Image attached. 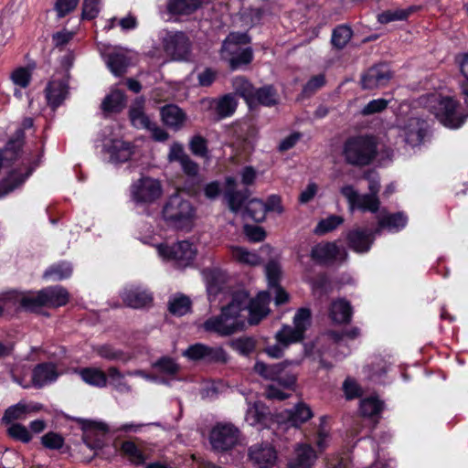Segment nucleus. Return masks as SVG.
<instances>
[{"label": "nucleus", "instance_id": "nucleus-1", "mask_svg": "<svg viewBox=\"0 0 468 468\" xmlns=\"http://www.w3.org/2000/svg\"><path fill=\"white\" fill-rule=\"evenodd\" d=\"M270 292H261L251 301L249 294L240 291L236 292L229 304L222 307L219 315L212 316L206 320L203 328L207 332L216 333L220 336H227L241 331L246 326V311L249 313L250 324H257L269 314Z\"/></svg>", "mask_w": 468, "mask_h": 468}, {"label": "nucleus", "instance_id": "nucleus-2", "mask_svg": "<svg viewBox=\"0 0 468 468\" xmlns=\"http://www.w3.org/2000/svg\"><path fill=\"white\" fill-rule=\"evenodd\" d=\"M365 178L368 181L369 192L367 194H359L355 186L349 184L340 187V193L346 199L350 212L357 209L363 212L369 211L371 213H377L379 210V176L374 172H368L365 174Z\"/></svg>", "mask_w": 468, "mask_h": 468}, {"label": "nucleus", "instance_id": "nucleus-3", "mask_svg": "<svg viewBox=\"0 0 468 468\" xmlns=\"http://www.w3.org/2000/svg\"><path fill=\"white\" fill-rule=\"evenodd\" d=\"M236 186L237 182L235 178L231 176L226 178L225 198L228 201L230 210L236 213L241 212L244 218H250L254 221H262L266 216L267 205L261 200L251 199L243 208L248 192L237 191Z\"/></svg>", "mask_w": 468, "mask_h": 468}, {"label": "nucleus", "instance_id": "nucleus-4", "mask_svg": "<svg viewBox=\"0 0 468 468\" xmlns=\"http://www.w3.org/2000/svg\"><path fill=\"white\" fill-rule=\"evenodd\" d=\"M163 218L167 224L178 229H189L196 218V209L192 203L177 193L169 197L163 208Z\"/></svg>", "mask_w": 468, "mask_h": 468}, {"label": "nucleus", "instance_id": "nucleus-5", "mask_svg": "<svg viewBox=\"0 0 468 468\" xmlns=\"http://www.w3.org/2000/svg\"><path fill=\"white\" fill-rule=\"evenodd\" d=\"M250 40L249 36L245 33H230L224 40L220 57L229 62L231 69H237L251 62L252 49L247 47Z\"/></svg>", "mask_w": 468, "mask_h": 468}, {"label": "nucleus", "instance_id": "nucleus-6", "mask_svg": "<svg viewBox=\"0 0 468 468\" xmlns=\"http://www.w3.org/2000/svg\"><path fill=\"white\" fill-rule=\"evenodd\" d=\"M376 154V143L373 138L367 136L352 137L345 143L343 147L346 162L356 166L368 165Z\"/></svg>", "mask_w": 468, "mask_h": 468}, {"label": "nucleus", "instance_id": "nucleus-7", "mask_svg": "<svg viewBox=\"0 0 468 468\" xmlns=\"http://www.w3.org/2000/svg\"><path fill=\"white\" fill-rule=\"evenodd\" d=\"M426 107L445 127L456 129L464 122V117L456 111V102L450 97L431 94L427 97Z\"/></svg>", "mask_w": 468, "mask_h": 468}, {"label": "nucleus", "instance_id": "nucleus-8", "mask_svg": "<svg viewBox=\"0 0 468 468\" xmlns=\"http://www.w3.org/2000/svg\"><path fill=\"white\" fill-rule=\"evenodd\" d=\"M301 359L284 360L273 365H266L258 361L254 365V370L266 379L273 380L284 388H292L297 379V375L292 372V367H298Z\"/></svg>", "mask_w": 468, "mask_h": 468}, {"label": "nucleus", "instance_id": "nucleus-9", "mask_svg": "<svg viewBox=\"0 0 468 468\" xmlns=\"http://www.w3.org/2000/svg\"><path fill=\"white\" fill-rule=\"evenodd\" d=\"M158 255L166 261L183 268L189 266L197 254V248L187 240H182L173 245L160 243L156 246Z\"/></svg>", "mask_w": 468, "mask_h": 468}, {"label": "nucleus", "instance_id": "nucleus-10", "mask_svg": "<svg viewBox=\"0 0 468 468\" xmlns=\"http://www.w3.org/2000/svg\"><path fill=\"white\" fill-rule=\"evenodd\" d=\"M163 196V186L160 180L151 176H142L131 186V197L140 205H151Z\"/></svg>", "mask_w": 468, "mask_h": 468}, {"label": "nucleus", "instance_id": "nucleus-11", "mask_svg": "<svg viewBox=\"0 0 468 468\" xmlns=\"http://www.w3.org/2000/svg\"><path fill=\"white\" fill-rule=\"evenodd\" d=\"M240 431L232 423L218 422L211 430L209 441L218 452H227L239 443Z\"/></svg>", "mask_w": 468, "mask_h": 468}, {"label": "nucleus", "instance_id": "nucleus-12", "mask_svg": "<svg viewBox=\"0 0 468 468\" xmlns=\"http://www.w3.org/2000/svg\"><path fill=\"white\" fill-rule=\"evenodd\" d=\"M182 355L189 360L207 363H226L228 355L220 346H209L201 343L188 346Z\"/></svg>", "mask_w": 468, "mask_h": 468}, {"label": "nucleus", "instance_id": "nucleus-13", "mask_svg": "<svg viewBox=\"0 0 468 468\" xmlns=\"http://www.w3.org/2000/svg\"><path fill=\"white\" fill-rule=\"evenodd\" d=\"M311 324V311L307 308H300L293 317V325L283 324L279 330L281 340L289 336L295 343L301 342L304 338V333Z\"/></svg>", "mask_w": 468, "mask_h": 468}, {"label": "nucleus", "instance_id": "nucleus-14", "mask_svg": "<svg viewBox=\"0 0 468 468\" xmlns=\"http://www.w3.org/2000/svg\"><path fill=\"white\" fill-rule=\"evenodd\" d=\"M427 123L424 120L410 117L399 125V136L409 145H420L426 134Z\"/></svg>", "mask_w": 468, "mask_h": 468}, {"label": "nucleus", "instance_id": "nucleus-15", "mask_svg": "<svg viewBox=\"0 0 468 468\" xmlns=\"http://www.w3.org/2000/svg\"><path fill=\"white\" fill-rule=\"evenodd\" d=\"M165 52L174 59H186L190 51V41L182 32L168 33L164 38Z\"/></svg>", "mask_w": 468, "mask_h": 468}, {"label": "nucleus", "instance_id": "nucleus-16", "mask_svg": "<svg viewBox=\"0 0 468 468\" xmlns=\"http://www.w3.org/2000/svg\"><path fill=\"white\" fill-rule=\"evenodd\" d=\"M249 457L258 468H272L277 463V452L268 442L256 443L250 447Z\"/></svg>", "mask_w": 468, "mask_h": 468}, {"label": "nucleus", "instance_id": "nucleus-17", "mask_svg": "<svg viewBox=\"0 0 468 468\" xmlns=\"http://www.w3.org/2000/svg\"><path fill=\"white\" fill-rule=\"evenodd\" d=\"M392 78V72L387 64L371 67L362 76L363 89L373 90L386 86Z\"/></svg>", "mask_w": 468, "mask_h": 468}, {"label": "nucleus", "instance_id": "nucleus-18", "mask_svg": "<svg viewBox=\"0 0 468 468\" xmlns=\"http://www.w3.org/2000/svg\"><path fill=\"white\" fill-rule=\"evenodd\" d=\"M23 139V129H18L15 137L10 139L6 145L0 151V169L9 167L20 160Z\"/></svg>", "mask_w": 468, "mask_h": 468}, {"label": "nucleus", "instance_id": "nucleus-19", "mask_svg": "<svg viewBox=\"0 0 468 468\" xmlns=\"http://www.w3.org/2000/svg\"><path fill=\"white\" fill-rule=\"evenodd\" d=\"M311 257L319 262L342 261L347 257V252L335 243L327 242L317 244L312 249Z\"/></svg>", "mask_w": 468, "mask_h": 468}, {"label": "nucleus", "instance_id": "nucleus-20", "mask_svg": "<svg viewBox=\"0 0 468 468\" xmlns=\"http://www.w3.org/2000/svg\"><path fill=\"white\" fill-rule=\"evenodd\" d=\"M69 94L68 76H54L46 88V98L53 109L58 107Z\"/></svg>", "mask_w": 468, "mask_h": 468}, {"label": "nucleus", "instance_id": "nucleus-21", "mask_svg": "<svg viewBox=\"0 0 468 468\" xmlns=\"http://www.w3.org/2000/svg\"><path fill=\"white\" fill-rule=\"evenodd\" d=\"M237 104L233 94H226L218 100L205 99L202 101L203 107L214 111L218 119L232 115L236 111Z\"/></svg>", "mask_w": 468, "mask_h": 468}, {"label": "nucleus", "instance_id": "nucleus-22", "mask_svg": "<svg viewBox=\"0 0 468 468\" xmlns=\"http://www.w3.org/2000/svg\"><path fill=\"white\" fill-rule=\"evenodd\" d=\"M18 304L26 311L34 312L42 306H46L43 291L37 292H11L6 298Z\"/></svg>", "mask_w": 468, "mask_h": 468}, {"label": "nucleus", "instance_id": "nucleus-23", "mask_svg": "<svg viewBox=\"0 0 468 468\" xmlns=\"http://www.w3.org/2000/svg\"><path fill=\"white\" fill-rule=\"evenodd\" d=\"M58 371L53 363H41L35 367L32 371V386L42 388L49 385L58 378Z\"/></svg>", "mask_w": 468, "mask_h": 468}, {"label": "nucleus", "instance_id": "nucleus-24", "mask_svg": "<svg viewBox=\"0 0 468 468\" xmlns=\"http://www.w3.org/2000/svg\"><path fill=\"white\" fill-rule=\"evenodd\" d=\"M122 299L127 306L132 308H142L152 302V295L145 289L140 286L131 285L124 289Z\"/></svg>", "mask_w": 468, "mask_h": 468}, {"label": "nucleus", "instance_id": "nucleus-25", "mask_svg": "<svg viewBox=\"0 0 468 468\" xmlns=\"http://www.w3.org/2000/svg\"><path fill=\"white\" fill-rule=\"evenodd\" d=\"M104 146L112 163L126 162L133 154V145L122 140H112L110 144H105Z\"/></svg>", "mask_w": 468, "mask_h": 468}, {"label": "nucleus", "instance_id": "nucleus-26", "mask_svg": "<svg viewBox=\"0 0 468 468\" xmlns=\"http://www.w3.org/2000/svg\"><path fill=\"white\" fill-rule=\"evenodd\" d=\"M378 226L375 229V234H380L383 229L389 232H397L403 229L407 224V218L402 213L388 214L383 211L378 216Z\"/></svg>", "mask_w": 468, "mask_h": 468}, {"label": "nucleus", "instance_id": "nucleus-27", "mask_svg": "<svg viewBox=\"0 0 468 468\" xmlns=\"http://www.w3.org/2000/svg\"><path fill=\"white\" fill-rule=\"evenodd\" d=\"M229 250L232 260L241 265L254 267L262 261L261 256L257 251L250 250L245 247L231 245Z\"/></svg>", "mask_w": 468, "mask_h": 468}, {"label": "nucleus", "instance_id": "nucleus-28", "mask_svg": "<svg viewBox=\"0 0 468 468\" xmlns=\"http://www.w3.org/2000/svg\"><path fill=\"white\" fill-rule=\"evenodd\" d=\"M161 118L167 127L176 131L181 129L186 120L185 112L174 104L164 106L161 109Z\"/></svg>", "mask_w": 468, "mask_h": 468}, {"label": "nucleus", "instance_id": "nucleus-29", "mask_svg": "<svg viewBox=\"0 0 468 468\" xmlns=\"http://www.w3.org/2000/svg\"><path fill=\"white\" fill-rule=\"evenodd\" d=\"M374 235V232L368 233L362 229L352 230L347 235L349 247L358 253L367 252L371 247Z\"/></svg>", "mask_w": 468, "mask_h": 468}, {"label": "nucleus", "instance_id": "nucleus-30", "mask_svg": "<svg viewBox=\"0 0 468 468\" xmlns=\"http://www.w3.org/2000/svg\"><path fill=\"white\" fill-rule=\"evenodd\" d=\"M316 460V454L309 444H299L295 448L294 457L290 463L292 468H311Z\"/></svg>", "mask_w": 468, "mask_h": 468}, {"label": "nucleus", "instance_id": "nucleus-31", "mask_svg": "<svg viewBox=\"0 0 468 468\" xmlns=\"http://www.w3.org/2000/svg\"><path fill=\"white\" fill-rule=\"evenodd\" d=\"M283 414L290 425L294 428L300 427L314 415L311 408L303 402L297 403L293 409L286 410Z\"/></svg>", "mask_w": 468, "mask_h": 468}, {"label": "nucleus", "instance_id": "nucleus-32", "mask_svg": "<svg viewBox=\"0 0 468 468\" xmlns=\"http://www.w3.org/2000/svg\"><path fill=\"white\" fill-rule=\"evenodd\" d=\"M329 316L334 323H348L352 316V308L349 302L338 299L332 302L329 309Z\"/></svg>", "mask_w": 468, "mask_h": 468}, {"label": "nucleus", "instance_id": "nucleus-33", "mask_svg": "<svg viewBox=\"0 0 468 468\" xmlns=\"http://www.w3.org/2000/svg\"><path fill=\"white\" fill-rule=\"evenodd\" d=\"M24 169L26 170L25 173L18 172L16 169L13 170L6 178L0 182V197L14 191L25 182L31 171L27 168Z\"/></svg>", "mask_w": 468, "mask_h": 468}, {"label": "nucleus", "instance_id": "nucleus-34", "mask_svg": "<svg viewBox=\"0 0 468 468\" xmlns=\"http://www.w3.org/2000/svg\"><path fill=\"white\" fill-rule=\"evenodd\" d=\"M77 372L88 385L98 388H103L107 385V375L98 367H83Z\"/></svg>", "mask_w": 468, "mask_h": 468}, {"label": "nucleus", "instance_id": "nucleus-35", "mask_svg": "<svg viewBox=\"0 0 468 468\" xmlns=\"http://www.w3.org/2000/svg\"><path fill=\"white\" fill-rule=\"evenodd\" d=\"M202 275L209 296L216 295L226 281V274L220 270H205Z\"/></svg>", "mask_w": 468, "mask_h": 468}, {"label": "nucleus", "instance_id": "nucleus-36", "mask_svg": "<svg viewBox=\"0 0 468 468\" xmlns=\"http://www.w3.org/2000/svg\"><path fill=\"white\" fill-rule=\"evenodd\" d=\"M105 61L112 73L115 76H121L125 73L130 65V58L122 51L109 54Z\"/></svg>", "mask_w": 468, "mask_h": 468}, {"label": "nucleus", "instance_id": "nucleus-37", "mask_svg": "<svg viewBox=\"0 0 468 468\" xmlns=\"http://www.w3.org/2000/svg\"><path fill=\"white\" fill-rule=\"evenodd\" d=\"M38 410L39 407L37 405H27L24 402H18L17 404L9 407L5 410L2 420L5 423H11L15 420L25 419L29 411Z\"/></svg>", "mask_w": 468, "mask_h": 468}, {"label": "nucleus", "instance_id": "nucleus-38", "mask_svg": "<svg viewBox=\"0 0 468 468\" xmlns=\"http://www.w3.org/2000/svg\"><path fill=\"white\" fill-rule=\"evenodd\" d=\"M42 291L46 306L58 307L69 301V293L62 287H48Z\"/></svg>", "mask_w": 468, "mask_h": 468}, {"label": "nucleus", "instance_id": "nucleus-39", "mask_svg": "<svg viewBox=\"0 0 468 468\" xmlns=\"http://www.w3.org/2000/svg\"><path fill=\"white\" fill-rule=\"evenodd\" d=\"M93 350L97 356L109 361H121L122 363H127L131 359L129 355L110 345L97 346Z\"/></svg>", "mask_w": 468, "mask_h": 468}, {"label": "nucleus", "instance_id": "nucleus-40", "mask_svg": "<svg viewBox=\"0 0 468 468\" xmlns=\"http://www.w3.org/2000/svg\"><path fill=\"white\" fill-rule=\"evenodd\" d=\"M267 409L261 402L249 404L245 415V421L250 426H261L266 418Z\"/></svg>", "mask_w": 468, "mask_h": 468}, {"label": "nucleus", "instance_id": "nucleus-41", "mask_svg": "<svg viewBox=\"0 0 468 468\" xmlns=\"http://www.w3.org/2000/svg\"><path fill=\"white\" fill-rule=\"evenodd\" d=\"M199 0H171L167 9L173 15H188L200 6Z\"/></svg>", "mask_w": 468, "mask_h": 468}, {"label": "nucleus", "instance_id": "nucleus-42", "mask_svg": "<svg viewBox=\"0 0 468 468\" xmlns=\"http://www.w3.org/2000/svg\"><path fill=\"white\" fill-rule=\"evenodd\" d=\"M232 87L235 92L242 97L248 105L251 107V101L254 99L253 94L256 90L252 84L244 77L238 76L233 79Z\"/></svg>", "mask_w": 468, "mask_h": 468}, {"label": "nucleus", "instance_id": "nucleus-43", "mask_svg": "<svg viewBox=\"0 0 468 468\" xmlns=\"http://www.w3.org/2000/svg\"><path fill=\"white\" fill-rule=\"evenodd\" d=\"M125 374H122L117 367H111L108 369L107 380L109 379L110 385L113 387L118 392L129 393L132 391V387L125 379Z\"/></svg>", "mask_w": 468, "mask_h": 468}, {"label": "nucleus", "instance_id": "nucleus-44", "mask_svg": "<svg viewBox=\"0 0 468 468\" xmlns=\"http://www.w3.org/2000/svg\"><path fill=\"white\" fill-rule=\"evenodd\" d=\"M130 119L132 124L139 129L151 127L152 121L143 110V102L136 101L130 110Z\"/></svg>", "mask_w": 468, "mask_h": 468}, {"label": "nucleus", "instance_id": "nucleus-45", "mask_svg": "<svg viewBox=\"0 0 468 468\" xmlns=\"http://www.w3.org/2000/svg\"><path fill=\"white\" fill-rule=\"evenodd\" d=\"M71 273V265L68 262H60L48 268L44 272V278L48 281H61L69 278Z\"/></svg>", "mask_w": 468, "mask_h": 468}, {"label": "nucleus", "instance_id": "nucleus-46", "mask_svg": "<svg viewBox=\"0 0 468 468\" xmlns=\"http://www.w3.org/2000/svg\"><path fill=\"white\" fill-rule=\"evenodd\" d=\"M413 8H395L386 10L378 15V21L381 24H388L394 21H402L409 17Z\"/></svg>", "mask_w": 468, "mask_h": 468}, {"label": "nucleus", "instance_id": "nucleus-47", "mask_svg": "<svg viewBox=\"0 0 468 468\" xmlns=\"http://www.w3.org/2000/svg\"><path fill=\"white\" fill-rule=\"evenodd\" d=\"M254 99L251 101V106L257 103L271 106L277 101V96L271 86L256 89L253 94Z\"/></svg>", "mask_w": 468, "mask_h": 468}, {"label": "nucleus", "instance_id": "nucleus-48", "mask_svg": "<svg viewBox=\"0 0 468 468\" xmlns=\"http://www.w3.org/2000/svg\"><path fill=\"white\" fill-rule=\"evenodd\" d=\"M93 431H100L102 435H104L109 431L108 425L104 422L94 421L91 423L90 429L86 431V433L83 437V441L89 448H90L92 450L100 449V448H101V446L103 444V441L101 439L98 438V439H96V441L94 442H92L90 439H91V433Z\"/></svg>", "mask_w": 468, "mask_h": 468}, {"label": "nucleus", "instance_id": "nucleus-49", "mask_svg": "<svg viewBox=\"0 0 468 468\" xmlns=\"http://www.w3.org/2000/svg\"><path fill=\"white\" fill-rule=\"evenodd\" d=\"M121 450L126 458L134 464H143L146 460V456L133 441H123Z\"/></svg>", "mask_w": 468, "mask_h": 468}, {"label": "nucleus", "instance_id": "nucleus-50", "mask_svg": "<svg viewBox=\"0 0 468 468\" xmlns=\"http://www.w3.org/2000/svg\"><path fill=\"white\" fill-rule=\"evenodd\" d=\"M279 331L275 334L276 344L268 346L265 347L264 352L271 358H280L284 355L285 350L290 345L295 344L293 340H291L289 336L285 335L284 341L281 340Z\"/></svg>", "mask_w": 468, "mask_h": 468}, {"label": "nucleus", "instance_id": "nucleus-51", "mask_svg": "<svg viewBox=\"0 0 468 468\" xmlns=\"http://www.w3.org/2000/svg\"><path fill=\"white\" fill-rule=\"evenodd\" d=\"M124 102L122 91L114 90L104 99L102 109L105 112H119L123 108Z\"/></svg>", "mask_w": 468, "mask_h": 468}, {"label": "nucleus", "instance_id": "nucleus-52", "mask_svg": "<svg viewBox=\"0 0 468 468\" xmlns=\"http://www.w3.org/2000/svg\"><path fill=\"white\" fill-rule=\"evenodd\" d=\"M344 223V218L341 216L330 215L325 218L321 219L314 232L316 235H324L334 229H337L340 225Z\"/></svg>", "mask_w": 468, "mask_h": 468}, {"label": "nucleus", "instance_id": "nucleus-53", "mask_svg": "<svg viewBox=\"0 0 468 468\" xmlns=\"http://www.w3.org/2000/svg\"><path fill=\"white\" fill-rule=\"evenodd\" d=\"M191 302L185 295H176L169 301V311L177 316L187 314L190 310Z\"/></svg>", "mask_w": 468, "mask_h": 468}, {"label": "nucleus", "instance_id": "nucleus-54", "mask_svg": "<svg viewBox=\"0 0 468 468\" xmlns=\"http://www.w3.org/2000/svg\"><path fill=\"white\" fill-rule=\"evenodd\" d=\"M352 37V30L346 26L337 27L332 34L331 42L338 49L346 47Z\"/></svg>", "mask_w": 468, "mask_h": 468}, {"label": "nucleus", "instance_id": "nucleus-55", "mask_svg": "<svg viewBox=\"0 0 468 468\" xmlns=\"http://www.w3.org/2000/svg\"><path fill=\"white\" fill-rule=\"evenodd\" d=\"M456 62L459 65L460 72L463 77L460 81L462 92L468 96V53L457 56Z\"/></svg>", "mask_w": 468, "mask_h": 468}, {"label": "nucleus", "instance_id": "nucleus-56", "mask_svg": "<svg viewBox=\"0 0 468 468\" xmlns=\"http://www.w3.org/2000/svg\"><path fill=\"white\" fill-rule=\"evenodd\" d=\"M360 410L365 416H375L382 410V402L373 397L365 399L360 403Z\"/></svg>", "mask_w": 468, "mask_h": 468}, {"label": "nucleus", "instance_id": "nucleus-57", "mask_svg": "<svg viewBox=\"0 0 468 468\" xmlns=\"http://www.w3.org/2000/svg\"><path fill=\"white\" fill-rule=\"evenodd\" d=\"M229 346L241 355L250 354L254 347V340L249 337L231 340Z\"/></svg>", "mask_w": 468, "mask_h": 468}, {"label": "nucleus", "instance_id": "nucleus-58", "mask_svg": "<svg viewBox=\"0 0 468 468\" xmlns=\"http://www.w3.org/2000/svg\"><path fill=\"white\" fill-rule=\"evenodd\" d=\"M7 432L10 437L23 442H28L31 440V435L27 429L19 423L11 424Z\"/></svg>", "mask_w": 468, "mask_h": 468}, {"label": "nucleus", "instance_id": "nucleus-59", "mask_svg": "<svg viewBox=\"0 0 468 468\" xmlns=\"http://www.w3.org/2000/svg\"><path fill=\"white\" fill-rule=\"evenodd\" d=\"M265 272L269 287L278 285L282 274L280 265L275 261H270L265 267Z\"/></svg>", "mask_w": 468, "mask_h": 468}, {"label": "nucleus", "instance_id": "nucleus-60", "mask_svg": "<svg viewBox=\"0 0 468 468\" xmlns=\"http://www.w3.org/2000/svg\"><path fill=\"white\" fill-rule=\"evenodd\" d=\"M320 420H321V424H320V428L317 432L315 444L320 451H324L329 445L330 434H329V431L324 427V423L326 421V417L323 416L320 419Z\"/></svg>", "mask_w": 468, "mask_h": 468}, {"label": "nucleus", "instance_id": "nucleus-61", "mask_svg": "<svg viewBox=\"0 0 468 468\" xmlns=\"http://www.w3.org/2000/svg\"><path fill=\"white\" fill-rule=\"evenodd\" d=\"M154 367L159 368V370L166 375H174L176 374L179 367L178 365L172 359L168 357H163L153 364Z\"/></svg>", "mask_w": 468, "mask_h": 468}, {"label": "nucleus", "instance_id": "nucleus-62", "mask_svg": "<svg viewBox=\"0 0 468 468\" xmlns=\"http://www.w3.org/2000/svg\"><path fill=\"white\" fill-rule=\"evenodd\" d=\"M100 12V0H84L82 5V17L85 19L95 18Z\"/></svg>", "mask_w": 468, "mask_h": 468}, {"label": "nucleus", "instance_id": "nucleus-63", "mask_svg": "<svg viewBox=\"0 0 468 468\" xmlns=\"http://www.w3.org/2000/svg\"><path fill=\"white\" fill-rule=\"evenodd\" d=\"M189 148L191 152L198 156H206L207 153V141L199 136H194L189 144Z\"/></svg>", "mask_w": 468, "mask_h": 468}, {"label": "nucleus", "instance_id": "nucleus-64", "mask_svg": "<svg viewBox=\"0 0 468 468\" xmlns=\"http://www.w3.org/2000/svg\"><path fill=\"white\" fill-rule=\"evenodd\" d=\"M187 156L188 155L186 154L184 147L181 144L173 143L171 144L167 156L169 162H177L180 164Z\"/></svg>", "mask_w": 468, "mask_h": 468}]
</instances>
